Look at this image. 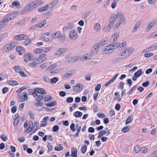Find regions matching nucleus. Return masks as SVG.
<instances>
[{
    "mask_svg": "<svg viewBox=\"0 0 157 157\" xmlns=\"http://www.w3.org/2000/svg\"><path fill=\"white\" fill-rule=\"evenodd\" d=\"M118 37V35L117 33H115L113 34L111 38V40L113 39V43H115V42L117 41Z\"/></svg>",
    "mask_w": 157,
    "mask_h": 157,
    "instance_id": "obj_28",
    "label": "nucleus"
},
{
    "mask_svg": "<svg viewBox=\"0 0 157 157\" xmlns=\"http://www.w3.org/2000/svg\"><path fill=\"white\" fill-rule=\"evenodd\" d=\"M108 41V40L107 38L102 39L101 41L98 43L101 47H102L107 44Z\"/></svg>",
    "mask_w": 157,
    "mask_h": 157,
    "instance_id": "obj_17",
    "label": "nucleus"
},
{
    "mask_svg": "<svg viewBox=\"0 0 157 157\" xmlns=\"http://www.w3.org/2000/svg\"><path fill=\"white\" fill-rule=\"evenodd\" d=\"M7 83L11 85H16L18 84V82L15 80H9L7 81Z\"/></svg>",
    "mask_w": 157,
    "mask_h": 157,
    "instance_id": "obj_29",
    "label": "nucleus"
},
{
    "mask_svg": "<svg viewBox=\"0 0 157 157\" xmlns=\"http://www.w3.org/2000/svg\"><path fill=\"white\" fill-rule=\"evenodd\" d=\"M134 48H130L128 50H127L126 51H127V54H128L129 56L130 54L134 51Z\"/></svg>",
    "mask_w": 157,
    "mask_h": 157,
    "instance_id": "obj_58",
    "label": "nucleus"
},
{
    "mask_svg": "<svg viewBox=\"0 0 157 157\" xmlns=\"http://www.w3.org/2000/svg\"><path fill=\"white\" fill-rule=\"evenodd\" d=\"M137 87V86L135 85L133 87L128 93L129 95H131L133 92V90H135Z\"/></svg>",
    "mask_w": 157,
    "mask_h": 157,
    "instance_id": "obj_46",
    "label": "nucleus"
},
{
    "mask_svg": "<svg viewBox=\"0 0 157 157\" xmlns=\"http://www.w3.org/2000/svg\"><path fill=\"white\" fill-rule=\"evenodd\" d=\"M101 29V26L100 24L98 23H96L94 25V29L96 31H99Z\"/></svg>",
    "mask_w": 157,
    "mask_h": 157,
    "instance_id": "obj_24",
    "label": "nucleus"
},
{
    "mask_svg": "<svg viewBox=\"0 0 157 157\" xmlns=\"http://www.w3.org/2000/svg\"><path fill=\"white\" fill-rule=\"evenodd\" d=\"M17 107L16 106H13L11 108V112L13 113H14L17 111Z\"/></svg>",
    "mask_w": 157,
    "mask_h": 157,
    "instance_id": "obj_57",
    "label": "nucleus"
},
{
    "mask_svg": "<svg viewBox=\"0 0 157 157\" xmlns=\"http://www.w3.org/2000/svg\"><path fill=\"white\" fill-rule=\"evenodd\" d=\"M66 37V36L65 34L62 35L58 38V40L61 42H63L65 41Z\"/></svg>",
    "mask_w": 157,
    "mask_h": 157,
    "instance_id": "obj_27",
    "label": "nucleus"
},
{
    "mask_svg": "<svg viewBox=\"0 0 157 157\" xmlns=\"http://www.w3.org/2000/svg\"><path fill=\"white\" fill-rule=\"evenodd\" d=\"M56 104L57 102L56 101H52L48 103L45 104V105L48 107H52L56 105Z\"/></svg>",
    "mask_w": 157,
    "mask_h": 157,
    "instance_id": "obj_23",
    "label": "nucleus"
},
{
    "mask_svg": "<svg viewBox=\"0 0 157 157\" xmlns=\"http://www.w3.org/2000/svg\"><path fill=\"white\" fill-rule=\"evenodd\" d=\"M121 58L120 57L114 58L112 62L113 63H115L119 62L121 59Z\"/></svg>",
    "mask_w": 157,
    "mask_h": 157,
    "instance_id": "obj_33",
    "label": "nucleus"
},
{
    "mask_svg": "<svg viewBox=\"0 0 157 157\" xmlns=\"http://www.w3.org/2000/svg\"><path fill=\"white\" fill-rule=\"evenodd\" d=\"M140 25V23L139 22H136L133 29V31L134 32L136 31Z\"/></svg>",
    "mask_w": 157,
    "mask_h": 157,
    "instance_id": "obj_45",
    "label": "nucleus"
},
{
    "mask_svg": "<svg viewBox=\"0 0 157 157\" xmlns=\"http://www.w3.org/2000/svg\"><path fill=\"white\" fill-rule=\"evenodd\" d=\"M73 98L72 97H69L66 100L67 102L68 103H71L73 102Z\"/></svg>",
    "mask_w": 157,
    "mask_h": 157,
    "instance_id": "obj_49",
    "label": "nucleus"
},
{
    "mask_svg": "<svg viewBox=\"0 0 157 157\" xmlns=\"http://www.w3.org/2000/svg\"><path fill=\"white\" fill-rule=\"evenodd\" d=\"M14 14L13 13H12L10 14H8L6 16H5L1 21L5 24L9 21L12 20L13 19L15 16H14Z\"/></svg>",
    "mask_w": 157,
    "mask_h": 157,
    "instance_id": "obj_4",
    "label": "nucleus"
},
{
    "mask_svg": "<svg viewBox=\"0 0 157 157\" xmlns=\"http://www.w3.org/2000/svg\"><path fill=\"white\" fill-rule=\"evenodd\" d=\"M0 137L3 141H6L7 139V138L4 134H1Z\"/></svg>",
    "mask_w": 157,
    "mask_h": 157,
    "instance_id": "obj_52",
    "label": "nucleus"
},
{
    "mask_svg": "<svg viewBox=\"0 0 157 157\" xmlns=\"http://www.w3.org/2000/svg\"><path fill=\"white\" fill-rule=\"evenodd\" d=\"M4 48L6 51H10L12 49L10 44H7L6 45V46L4 47Z\"/></svg>",
    "mask_w": 157,
    "mask_h": 157,
    "instance_id": "obj_34",
    "label": "nucleus"
},
{
    "mask_svg": "<svg viewBox=\"0 0 157 157\" xmlns=\"http://www.w3.org/2000/svg\"><path fill=\"white\" fill-rule=\"evenodd\" d=\"M59 127L57 125H55L53 128V131L54 132H56L59 130Z\"/></svg>",
    "mask_w": 157,
    "mask_h": 157,
    "instance_id": "obj_53",
    "label": "nucleus"
},
{
    "mask_svg": "<svg viewBox=\"0 0 157 157\" xmlns=\"http://www.w3.org/2000/svg\"><path fill=\"white\" fill-rule=\"evenodd\" d=\"M70 156L72 157H77V149L75 148H72L71 150V154Z\"/></svg>",
    "mask_w": 157,
    "mask_h": 157,
    "instance_id": "obj_22",
    "label": "nucleus"
},
{
    "mask_svg": "<svg viewBox=\"0 0 157 157\" xmlns=\"http://www.w3.org/2000/svg\"><path fill=\"white\" fill-rule=\"evenodd\" d=\"M42 4V2L40 0H36L31 2L26 5L22 10L20 13L21 14L29 12Z\"/></svg>",
    "mask_w": 157,
    "mask_h": 157,
    "instance_id": "obj_1",
    "label": "nucleus"
},
{
    "mask_svg": "<svg viewBox=\"0 0 157 157\" xmlns=\"http://www.w3.org/2000/svg\"><path fill=\"white\" fill-rule=\"evenodd\" d=\"M82 115V113L80 111H76L74 113V116L76 117H79Z\"/></svg>",
    "mask_w": 157,
    "mask_h": 157,
    "instance_id": "obj_30",
    "label": "nucleus"
},
{
    "mask_svg": "<svg viewBox=\"0 0 157 157\" xmlns=\"http://www.w3.org/2000/svg\"><path fill=\"white\" fill-rule=\"evenodd\" d=\"M23 94L24 97L21 95H20L19 94H18V97L19 101L20 102H23L25 101L28 98V96L27 93L26 92H23Z\"/></svg>",
    "mask_w": 157,
    "mask_h": 157,
    "instance_id": "obj_8",
    "label": "nucleus"
},
{
    "mask_svg": "<svg viewBox=\"0 0 157 157\" xmlns=\"http://www.w3.org/2000/svg\"><path fill=\"white\" fill-rule=\"evenodd\" d=\"M133 120V118L132 116H129L128 117L126 121V124H128L131 123Z\"/></svg>",
    "mask_w": 157,
    "mask_h": 157,
    "instance_id": "obj_38",
    "label": "nucleus"
},
{
    "mask_svg": "<svg viewBox=\"0 0 157 157\" xmlns=\"http://www.w3.org/2000/svg\"><path fill=\"white\" fill-rule=\"evenodd\" d=\"M52 97L49 95H47L44 98V100L45 101H48L51 99Z\"/></svg>",
    "mask_w": 157,
    "mask_h": 157,
    "instance_id": "obj_59",
    "label": "nucleus"
},
{
    "mask_svg": "<svg viewBox=\"0 0 157 157\" xmlns=\"http://www.w3.org/2000/svg\"><path fill=\"white\" fill-rule=\"evenodd\" d=\"M113 17L115 19V21L117 19L118 21L114 26L115 28H118L121 23L125 24L126 23V19L124 14L122 13L118 12L115 15H112Z\"/></svg>",
    "mask_w": 157,
    "mask_h": 157,
    "instance_id": "obj_2",
    "label": "nucleus"
},
{
    "mask_svg": "<svg viewBox=\"0 0 157 157\" xmlns=\"http://www.w3.org/2000/svg\"><path fill=\"white\" fill-rule=\"evenodd\" d=\"M120 47L122 49H124L127 47L126 43L124 41L121 44L119 43H112L108 46H106L105 47L104 50H108L110 49H114Z\"/></svg>",
    "mask_w": 157,
    "mask_h": 157,
    "instance_id": "obj_3",
    "label": "nucleus"
},
{
    "mask_svg": "<svg viewBox=\"0 0 157 157\" xmlns=\"http://www.w3.org/2000/svg\"><path fill=\"white\" fill-rule=\"evenodd\" d=\"M45 56L46 54H42L40 55V57H39V59L37 60L39 63H41L46 60V58L44 59Z\"/></svg>",
    "mask_w": 157,
    "mask_h": 157,
    "instance_id": "obj_19",
    "label": "nucleus"
},
{
    "mask_svg": "<svg viewBox=\"0 0 157 157\" xmlns=\"http://www.w3.org/2000/svg\"><path fill=\"white\" fill-rule=\"evenodd\" d=\"M57 66V64L56 63H54L51 65L49 66L48 67L49 69L53 70L55 69Z\"/></svg>",
    "mask_w": 157,
    "mask_h": 157,
    "instance_id": "obj_42",
    "label": "nucleus"
},
{
    "mask_svg": "<svg viewBox=\"0 0 157 157\" xmlns=\"http://www.w3.org/2000/svg\"><path fill=\"white\" fill-rule=\"evenodd\" d=\"M73 74V73H72L71 71H69L68 72H66L64 75V76L67 78H68L70 77Z\"/></svg>",
    "mask_w": 157,
    "mask_h": 157,
    "instance_id": "obj_36",
    "label": "nucleus"
},
{
    "mask_svg": "<svg viewBox=\"0 0 157 157\" xmlns=\"http://www.w3.org/2000/svg\"><path fill=\"white\" fill-rule=\"evenodd\" d=\"M157 49V43H155L150 46L149 47H148L144 49L143 52H147L150 51L151 50H153Z\"/></svg>",
    "mask_w": 157,
    "mask_h": 157,
    "instance_id": "obj_13",
    "label": "nucleus"
},
{
    "mask_svg": "<svg viewBox=\"0 0 157 157\" xmlns=\"http://www.w3.org/2000/svg\"><path fill=\"white\" fill-rule=\"evenodd\" d=\"M142 70L140 69L137 72H136L134 74V75L136 76V77H139L141 75H142Z\"/></svg>",
    "mask_w": 157,
    "mask_h": 157,
    "instance_id": "obj_32",
    "label": "nucleus"
},
{
    "mask_svg": "<svg viewBox=\"0 0 157 157\" xmlns=\"http://www.w3.org/2000/svg\"><path fill=\"white\" fill-rule=\"evenodd\" d=\"M74 25L72 23H69L67 24V25L64 26L63 29V32H67L68 30L71 29L72 28Z\"/></svg>",
    "mask_w": 157,
    "mask_h": 157,
    "instance_id": "obj_10",
    "label": "nucleus"
},
{
    "mask_svg": "<svg viewBox=\"0 0 157 157\" xmlns=\"http://www.w3.org/2000/svg\"><path fill=\"white\" fill-rule=\"evenodd\" d=\"M58 80V78L56 77H53L50 80L52 84L56 83Z\"/></svg>",
    "mask_w": 157,
    "mask_h": 157,
    "instance_id": "obj_37",
    "label": "nucleus"
},
{
    "mask_svg": "<svg viewBox=\"0 0 157 157\" xmlns=\"http://www.w3.org/2000/svg\"><path fill=\"white\" fill-rule=\"evenodd\" d=\"M75 125L74 123H72L70 125V128L73 132H74L75 130Z\"/></svg>",
    "mask_w": 157,
    "mask_h": 157,
    "instance_id": "obj_55",
    "label": "nucleus"
},
{
    "mask_svg": "<svg viewBox=\"0 0 157 157\" xmlns=\"http://www.w3.org/2000/svg\"><path fill=\"white\" fill-rule=\"evenodd\" d=\"M61 32L59 31H57L55 33V38L56 39H58L61 36Z\"/></svg>",
    "mask_w": 157,
    "mask_h": 157,
    "instance_id": "obj_41",
    "label": "nucleus"
},
{
    "mask_svg": "<svg viewBox=\"0 0 157 157\" xmlns=\"http://www.w3.org/2000/svg\"><path fill=\"white\" fill-rule=\"evenodd\" d=\"M121 56V59H125L128 56V54H127V51H125L122 52L121 54L120 55H119V56Z\"/></svg>",
    "mask_w": 157,
    "mask_h": 157,
    "instance_id": "obj_21",
    "label": "nucleus"
},
{
    "mask_svg": "<svg viewBox=\"0 0 157 157\" xmlns=\"http://www.w3.org/2000/svg\"><path fill=\"white\" fill-rule=\"evenodd\" d=\"M101 136H103L107 133V131L105 130H102L100 131L99 132Z\"/></svg>",
    "mask_w": 157,
    "mask_h": 157,
    "instance_id": "obj_64",
    "label": "nucleus"
},
{
    "mask_svg": "<svg viewBox=\"0 0 157 157\" xmlns=\"http://www.w3.org/2000/svg\"><path fill=\"white\" fill-rule=\"evenodd\" d=\"M38 63V62L37 63L34 61L30 63L29 65L32 67H34L36 66Z\"/></svg>",
    "mask_w": 157,
    "mask_h": 157,
    "instance_id": "obj_44",
    "label": "nucleus"
},
{
    "mask_svg": "<svg viewBox=\"0 0 157 157\" xmlns=\"http://www.w3.org/2000/svg\"><path fill=\"white\" fill-rule=\"evenodd\" d=\"M49 36L50 35H49V33H44L43 35V37H45L46 38V39L47 40H46L47 41H49L52 40V39H49Z\"/></svg>",
    "mask_w": 157,
    "mask_h": 157,
    "instance_id": "obj_35",
    "label": "nucleus"
},
{
    "mask_svg": "<svg viewBox=\"0 0 157 157\" xmlns=\"http://www.w3.org/2000/svg\"><path fill=\"white\" fill-rule=\"evenodd\" d=\"M70 38L73 40H75L78 37L77 32L74 29L71 30L69 32Z\"/></svg>",
    "mask_w": 157,
    "mask_h": 157,
    "instance_id": "obj_5",
    "label": "nucleus"
},
{
    "mask_svg": "<svg viewBox=\"0 0 157 157\" xmlns=\"http://www.w3.org/2000/svg\"><path fill=\"white\" fill-rule=\"evenodd\" d=\"M149 84V82L148 81H147L145 82L142 83V85L144 87H147Z\"/></svg>",
    "mask_w": 157,
    "mask_h": 157,
    "instance_id": "obj_60",
    "label": "nucleus"
},
{
    "mask_svg": "<svg viewBox=\"0 0 157 157\" xmlns=\"http://www.w3.org/2000/svg\"><path fill=\"white\" fill-rule=\"evenodd\" d=\"M32 54L31 53H28L25 54L24 56V60L25 62L28 61H30L32 59L31 56Z\"/></svg>",
    "mask_w": 157,
    "mask_h": 157,
    "instance_id": "obj_16",
    "label": "nucleus"
},
{
    "mask_svg": "<svg viewBox=\"0 0 157 157\" xmlns=\"http://www.w3.org/2000/svg\"><path fill=\"white\" fill-rule=\"evenodd\" d=\"M83 90V86L82 84L79 83L73 89V91L75 92H79Z\"/></svg>",
    "mask_w": 157,
    "mask_h": 157,
    "instance_id": "obj_9",
    "label": "nucleus"
},
{
    "mask_svg": "<svg viewBox=\"0 0 157 157\" xmlns=\"http://www.w3.org/2000/svg\"><path fill=\"white\" fill-rule=\"evenodd\" d=\"M44 98V96L41 94L38 95V97L36 98V100L38 102L42 101Z\"/></svg>",
    "mask_w": 157,
    "mask_h": 157,
    "instance_id": "obj_31",
    "label": "nucleus"
},
{
    "mask_svg": "<svg viewBox=\"0 0 157 157\" xmlns=\"http://www.w3.org/2000/svg\"><path fill=\"white\" fill-rule=\"evenodd\" d=\"M101 46L98 43H95L92 47V53L94 55H96L98 52L99 50L100 47Z\"/></svg>",
    "mask_w": 157,
    "mask_h": 157,
    "instance_id": "obj_6",
    "label": "nucleus"
},
{
    "mask_svg": "<svg viewBox=\"0 0 157 157\" xmlns=\"http://www.w3.org/2000/svg\"><path fill=\"white\" fill-rule=\"evenodd\" d=\"M16 51L19 55H21L25 52V49L22 47L17 46L16 48Z\"/></svg>",
    "mask_w": 157,
    "mask_h": 157,
    "instance_id": "obj_15",
    "label": "nucleus"
},
{
    "mask_svg": "<svg viewBox=\"0 0 157 157\" xmlns=\"http://www.w3.org/2000/svg\"><path fill=\"white\" fill-rule=\"evenodd\" d=\"M24 41V44L25 46H27L30 44L32 42L31 39H29V37L28 36V38Z\"/></svg>",
    "mask_w": 157,
    "mask_h": 157,
    "instance_id": "obj_39",
    "label": "nucleus"
},
{
    "mask_svg": "<svg viewBox=\"0 0 157 157\" xmlns=\"http://www.w3.org/2000/svg\"><path fill=\"white\" fill-rule=\"evenodd\" d=\"M14 38L15 40H24L25 39H27L28 38V36L22 34H20L16 35L14 36Z\"/></svg>",
    "mask_w": 157,
    "mask_h": 157,
    "instance_id": "obj_7",
    "label": "nucleus"
},
{
    "mask_svg": "<svg viewBox=\"0 0 157 157\" xmlns=\"http://www.w3.org/2000/svg\"><path fill=\"white\" fill-rule=\"evenodd\" d=\"M111 21H110L107 26L106 29L107 30V31H109V30H110L111 28L113 27L114 23L115 22V19L114 18H113L112 16L111 15Z\"/></svg>",
    "mask_w": 157,
    "mask_h": 157,
    "instance_id": "obj_12",
    "label": "nucleus"
},
{
    "mask_svg": "<svg viewBox=\"0 0 157 157\" xmlns=\"http://www.w3.org/2000/svg\"><path fill=\"white\" fill-rule=\"evenodd\" d=\"M47 21L45 20H44L41 23H38L37 24L38 28H41L44 26L46 24Z\"/></svg>",
    "mask_w": 157,
    "mask_h": 157,
    "instance_id": "obj_26",
    "label": "nucleus"
},
{
    "mask_svg": "<svg viewBox=\"0 0 157 157\" xmlns=\"http://www.w3.org/2000/svg\"><path fill=\"white\" fill-rule=\"evenodd\" d=\"M13 69L16 72L18 73H19L20 71H22V69L21 67L18 66H14L13 67Z\"/></svg>",
    "mask_w": 157,
    "mask_h": 157,
    "instance_id": "obj_25",
    "label": "nucleus"
},
{
    "mask_svg": "<svg viewBox=\"0 0 157 157\" xmlns=\"http://www.w3.org/2000/svg\"><path fill=\"white\" fill-rule=\"evenodd\" d=\"M43 80L47 82H49L50 81V80L49 78L47 76H44L43 77Z\"/></svg>",
    "mask_w": 157,
    "mask_h": 157,
    "instance_id": "obj_50",
    "label": "nucleus"
},
{
    "mask_svg": "<svg viewBox=\"0 0 157 157\" xmlns=\"http://www.w3.org/2000/svg\"><path fill=\"white\" fill-rule=\"evenodd\" d=\"M34 91L36 93H38L41 94H45L46 93L45 90L44 89L40 88H35L34 89Z\"/></svg>",
    "mask_w": 157,
    "mask_h": 157,
    "instance_id": "obj_14",
    "label": "nucleus"
},
{
    "mask_svg": "<svg viewBox=\"0 0 157 157\" xmlns=\"http://www.w3.org/2000/svg\"><path fill=\"white\" fill-rule=\"evenodd\" d=\"M130 128L129 126H127L124 127L122 129V131L123 132L126 133L129 130Z\"/></svg>",
    "mask_w": 157,
    "mask_h": 157,
    "instance_id": "obj_40",
    "label": "nucleus"
},
{
    "mask_svg": "<svg viewBox=\"0 0 157 157\" xmlns=\"http://www.w3.org/2000/svg\"><path fill=\"white\" fill-rule=\"evenodd\" d=\"M94 129L92 127H90L88 129V131L89 132L93 133L94 132Z\"/></svg>",
    "mask_w": 157,
    "mask_h": 157,
    "instance_id": "obj_63",
    "label": "nucleus"
},
{
    "mask_svg": "<svg viewBox=\"0 0 157 157\" xmlns=\"http://www.w3.org/2000/svg\"><path fill=\"white\" fill-rule=\"evenodd\" d=\"M59 95L62 97H64L66 95V93L64 91H61L59 92Z\"/></svg>",
    "mask_w": 157,
    "mask_h": 157,
    "instance_id": "obj_61",
    "label": "nucleus"
},
{
    "mask_svg": "<svg viewBox=\"0 0 157 157\" xmlns=\"http://www.w3.org/2000/svg\"><path fill=\"white\" fill-rule=\"evenodd\" d=\"M34 105L36 107H39L40 106H42L44 105L43 103L42 102H39V103L35 102L34 103Z\"/></svg>",
    "mask_w": 157,
    "mask_h": 157,
    "instance_id": "obj_43",
    "label": "nucleus"
},
{
    "mask_svg": "<svg viewBox=\"0 0 157 157\" xmlns=\"http://www.w3.org/2000/svg\"><path fill=\"white\" fill-rule=\"evenodd\" d=\"M117 1H116V0H113V2L111 5V7L113 9H114L116 7Z\"/></svg>",
    "mask_w": 157,
    "mask_h": 157,
    "instance_id": "obj_54",
    "label": "nucleus"
},
{
    "mask_svg": "<svg viewBox=\"0 0 157 157\" xmlns=\"http://www.w3.org/2000/svg\"><path fill=\"white\" fill-rule=\"evenodd\" d=\"M43 51V49L40 48H37L35 50V52L36 54H39L41 53Z\"/></svg>",
    "mask_w": 157,
    "mask_h": 157,
    "instance_id": "obj_48",
    "label": "nucleus"
},
{
    "mask_svg": "<svg viewBox=\"0 0 157 157\" xmlns=\"http://www.w3.org/2000/svg\"><path fill=\"white\" fill-rule=\"evenodd\" d=\"M33 123L32 121H30L29 122V128L25 130V131L27 133H29L31 132L33 128Z\"/></svg>",
    "mask_w": 157,
    "mask_h": 157,
    "instance_id": "obj_18",
    "label": "nucleus"
},
{
    "mask_svg": "<svg viewBox=\"0 0 157 157\" xmlns=\"http://www.w3.org/2000/svg\"><path fill=\"white\" fill-rule=\"evenodd\" d=\"M9 90V89L8 87H5L2 90L3 94H5Z\"/></svg>",
    "mask_w": 157,
    "mask_h": 157,
    "instance_id": "obj_56",
    "label": "nucleus"
},
{
    "mask_svg": "<svg viewBox=\"0 0 157 157\" xmlns=\"http://www.w3.org/2000/svg\"><path fill=\"white\" fill-rule=\"evenodd\" d=\"M17 43L16 42H11L10 44V45H11V48L12 49H13L17 45Z\"/></svg>",
    "mask_w": 157,
    "mask_h": 157,
    "instance_id": "obj_47",
    "label": "nucleus"
},
{
    "mask_svg": "<svg viewBox=\"0 0 157 157\" xmlns=\"http://www.w3.org/2000/svg\"><path fill=\"white\" fill-rule=\"evenodd\" d=\"M67 50V49L65 48H62L57 50L55 53L56 56H59L63 54Z\"/></svg>",
    "mask_w": 157,
    "mask_h": 157,
    "instance_id": "obj_11",
    "label": "nucleus"
},
{
    "mask_svg": "<svg viewBox=\"0 0 157 157\" xmlns=\"http://www.w3.org/2000/svg\"><path fill=\"white\" fill-rule=\"evenodd\" d=\"M59 0H54L51 3L48 4L49 8L52 9L58 3Z\"/></svg>",
    "mask_w": 157,
    "mask_h": 157,
    "instance_id": "obj_20",
    "label": "nucleus"
},
{
    "mask_svg": "<svg viewBox=\"0 0 157 157\" xmlns=\"http://www.w3.org/2000/svg\"><path fill=\"white\" fill-rule=\"evenodd\" d=\"M81 129V127H80L79 128H78L77 129V133L75 134V136L76 137H78L79 135V134L80 131Z\"/></svg>",
    "mask_w": 157,
    "mask_h": 157,
    "instance_id": "obj_62",
    "label": "nucleus"
},
{
    "mask_svg": "<svg viewBox=\"0 0 157 157\" xmlns=\"http://www.w3.org/2000/svg\"><path fill=\"white\" fill-rule=\"evenodd\" d=\"M87 147L86 146H82V148L81 149V150L82 152L84 154L86 150H87Z\"/></svg>",
    "mask_w": 157,
    "mask_h": 157,
    "instance_id": "obj_51",
    "label": "nucleus"
}]
</instances>
